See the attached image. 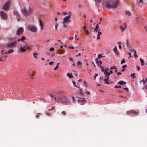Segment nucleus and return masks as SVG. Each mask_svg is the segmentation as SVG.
I'll return each instance as SVG.
<instances>
[{
  "label": "nucleus",
  "instance_id": "obj_9",
  "mask_svg": "<svg viewBox=\"0 0 147 147\" xmlns=\"http://www.w3.org/2000/svg\"><path fill=\"white\" fill-rule=\"evenodd\" d=\"M0 15L3 19L6 20L7 19V16L6 13L3 11L0 12Z\"/></svg>",
  "mask_w": 147,
  "mask_h": 147
},
{
  "label": "nucleus",
  "instance_id": "obj_22",
  "mask_svg": "<svg viewBox=\"0 0 147 147\" xmlns=\"http://www.w3.org/2000/svg\"><path fill=\"white\" fill-rule=\"evenodd\" d=\"M40 25L41 28V30H42L43 29V24L42 22L40 20H39Z\"/></svg>",
  "mask_w": 147,
  "mask_h": 147
},
{
  "label": "nucleus",
  "instance_id": "obj_33",
  "mask_svg": "<svg viewBox=\"0 0 147 147\" xmlns=\"http://www.w3.org/2000/svg\"><path fill=\"white\" fill-rule=\"evenodd\" d=\"M58 25L57 23H55V28L56 30H57V27H58Z\"/></svg>",
  "mask_w": 147,
  "mask_h": 147
},
{
  "label": "nucleus",
  "instance_id": "obj_7",
  "mask_svg": "<svg viewBox=\"0 0 147 147\" xmlns=\"http://www.w3.org/2000/svg\"><path fill=\"white\" fill-rule=\"evenodd\" d=\"M11 2L10 1H8L5 3L3 7V9L6 11H7L9 7Z\"/></svg>",
  "mask_w": 147,
  "mask_h": 147
},
{
  "label": "nucleus",
  "instance_id": "obj_8",
  "mask_svg": "<svg viewBox=\"0 0 147 147\" xmlns=\"http://www.w3.org/2000/svg\"><path fill=\"white\" fill-rule=\"evenodd\" d=\"M76 98L78 99L77 102H79L81 105H83L84 102H86L84 98H80L78 97H76Z\"/></svg>",
  "mask_w": 147,
  "mask_h": 147
},
{
  "label": "nucleus",
  "instance_id": "obj_40",
  "mask_svg": "<svg viewBox=\"0 0 147 147\" xmlns=\"http://www.w3.org/2000/svg\"><path fill=\"white\" fill-rule=\"evenodd\" d=\"M125 62V60L124 59H123L122 61L121 62V64H123Z\"/></svg>",
  "mask_w": 147,
  "mask_h": 147
},
{
  "label": "nucleus",
  "instance_id": "obj_59",
  "mask_svg": "<svg viewBox=\"0 0 147 147\" xmlns=\"http://www.w3.org/2000/svg\"><path fill=\"white\" fill-rule=\"evenodd\" d=\"M78 7L79 8H80L81 7V5L80 3H79L78 4Z\"/></svg>",
  "mask_w": 147,
  "mask_h": 147
},
{
  "label": "nucleus",
  "instance_id": "obj_63",
  "mask_svg": "<svg viewBox=\"0 0 147 147\" xmlns=\"http://www.w3.org/2000/svg\"><path fill=\"white\" fill-rule=\"evenodd\" d=\"M86 93H87V94L88 95H89L90 94V92L88 91H87L86 92Z\"/></svg>",
  "mask_w": 147,
  "mask_h": 147
},
{
  "label": "nucleus",
  "instance_id": "obj_36",
  "mask_svg": "<svg viewBox=\"0 0 147 147\" xmlns=\"http://www.w3.org/2000/svg\"><path fill=\"white\" fill-rule=\"evenodd\" d=\"M109 68H106L105 69V72L108 73L109 72Z\"/></svg>",
  "mask_w": 147,
  "mask_h": 147
},
{
  "label": "nucleus",
  "instance_id": "obj_18",
  "mask_svg": "<svg viewBox=\"0 0 147 147\" xmlns=\"http://www.w3.org/2000/svg\"><path fill=\"white\" fill-rule=\"evenodd\" d=\"M127 65H125L122 66V69L121 70V72H123L125 71V68L127 67Z\"/></svg>",
  "mask_w": 147,
  "mask_h": 147
},
{
  "label": "nucleus",
  "instance_id": "obj_32",
  "mask_svg": "<svg viewBox=\"0 0 147 147\" xmlns=\"http://www.w3.org/2000/svg\"><path fill=\"white\" fill-rule=\"evenodd\" d=\"M91 30L92 31H93L94 32H96V29L93 27H91Z\"/></svg>",
  "mask_w": 147,
  "mask_h": 147
},
{
  "label": "nucleus",
  "instance_id": "obj_5",
  "mask_svg": "<svg viewBox=\"0 0 147 147\" xmlns=\"http://www.w3.org/2000/svg\"><path fill=\"white\" fill-rule=\"evenodd\" d=\"M54 99L55 100L57 101L58 102H68L67 100V99L65 97H63L61 98H59L58 97L57 98L54 97Z\"/></svg>",
  "mask_w": 147,
  "mask_h": 147
},
{
  "label": "nucleus",
  "instance_id": "obj_43",
  "mask_svg": "<svg viewBox=\"0 0 147 147\" xmlns=\"http://www.w3.org/2000/svg\"><path fill=\"white\" fill-rule=\"evenodd\" d=\"M77 64H78V65H80L82 64V63H81V62H80V61H78V62H77Z\"/></svg>",
  "mask_w": 147,
  "mask_h": 147
},
{
  "label": "nucleus",
  "instance_id": "obj_56",
  "mask_svg": "<svg viewBox=\"0 0 147 147\" xmlns=\"http://www.w3.org/2000/svg\"><path fill=\"white\" fill-rule=\"evenodd\" d=\"M123 89L125 90H126L127 92H128V88H123Z\"/></svg>",
  "mask_w": 147,
  "mask_h": 147
},
{
  "label": "nucleus",
  "instance_id": "obj_2",
  "mask_svg": "<svg viewBox=\"0 0 147 147\" xmlns=\"http://www.w3.org/2000/svg\"><path fill=\"white\" fill-rule=\"evenodd\" d=\"M31 48L28 45V43L25 44V45L23 47H21L18 49V52L19 53H22L25 52L27 51L30 50Z\"/></svg>",
  "mask_w": 147,
  "mask_h": 147
},
{
  "label": "nucleus",
  "instance_id": "obj_31",
  "mask_svg": "<svg viewBox=\"0 0 147 147\" xmlns=\"http://www.w3.org/2000/svg\"><path fill=\"white\" fill-rule=\"evenodd\" d=\"M57 53H59V54H62L64 53V51L62 50H60L59 51V52H57Z\"/></svg>",
  "mask_w": 147,
  "mask_h": 147
},
{
  "label": "nucleus",
  "instance_id": "obj_21",
  "mask_svg": "<svg viewBox=\"0 0 147 147\" xmlns=\"http://www.w3.org/2000/svg\"><path fill=\"white\" fill-rule=\"evenodd\" d=\"M104 74L105 75V76L106 78H107V76L109 77V76L110 75V73L109 72L107 73L105 72H104Z\"/></svg>",
  "mask_w": 147,
  "mask_h": 147
},
{
  "label": "nucleus",
  "instance_id": "obj_12",
  "mask_svg": "<svg viewBox=\"0 0 147 147\" xmlns=\"http://www.w3.org/2000/svg\"><path fill=\"white\" fill-rule=\"evenodd\" d=\"M28 29L30 31L34 32H36L37 31L36 28L33 26H30L28 27Z\"/></svg>",
  "mask_w": 147,
  "mask_h": 147
},
{
  "label": "nucleus",
  "instance_id": "obj_52",
  "mask_svg": "<svg viewBox=\"0 0 147 147\" xmlns=\"http://www.w3.org/2000/svg\"><path fill=\"white\" fill-rule=\"evenodd\" d=\"M73 84H74V86L75 87H78V88H79L77 86H76V83H75V82H74H74H73Z\"/></svg>",
  "mask_w": 147,
  "mask_h": 147
},
{
  "label": "nucleus",
  "instance_id": "obj_29",
  "mask_svg": "<svg viewBox=\"0 0 147 147\" xmlns=\"http://www.w3.org/2000/svg\"><path fill=\"white\" fill-rule=\"evenodd\" d=\"M140 60L141 62V65L142 66L144 65V61L141 58L140 59Z\"/></svg>",
  "mask_w": 147,
  "mask_h": 147
},
{
  "label": "nucleus",
  "instance_id": "obj_17",
  "mask_svg": "<svg viewBox=\"0 0 147 147\" xmlns=\"http://www.w3.org/2000/svg\"><path fill=\"white\" fill-rule=\"evenodd\" d=\"M126 84V83H125V82L122 81H121L118 82V84L123 85V84Z\"/></svg>",
  "mask_w": 147,
  "mask_h": 147
},
{
  "label": "nucleus",
  "instance_id": "obj_28",
  "mask_svg": "<svg viewBox=\"0 0 147 147\" xmlns=\"http://www.w3.org/2000/svg\"><path fill=\"white\" fill-rule=\"evenodd\" d=\"M134 51L135 52V53L134 54V56L136 58L138 57L137 55L136 54V52L135 50L134 49H132L131 50V52Z\"/></svg>",
  "mask_w": 147,
  "mask_h": 147
},
{
  "label": "nucleus",
  "instance_id": "obj_51",
  "mask_svg": "<svg viewBox=\"0 0 147 147\" xmlns=\"http://www.w3.org/2000/svg\"><path fill=\"white\" fill-rule=\"evenodd\" d=\"M86 26H84L82 28L83 29L84 31L86 30Z\"/></svg>",
  "mask_w": 147,
  "mask_h": 147
},
{
  "label": "nucleus",
  "instance_id": "obj_27",
  "mask_svg": "<svg viewBox=\"0 0 147 147\" xmlns=\"http://www.w3.org/2000/svg\"><path fill=\"white\" fill-rule=\"evenodd\" d=\"M96 32H97L98 31H99L100 30V29H98L99 28V26L98 24H97L96 26Z\"/></svg>",
  "mask_w": 147,
  "mask_h": 147
},
{
  "label": "nucleus",
  "instance_id": "obj_49",
  "mask_svg": "<svg viewBox=\"0 0 147 147\" xmlns=\"http://www.w3.org/2000/svg\"><path fill=\"white\" fill-rule=\"evenodd\" d=\"M115 88H121V87L120 86H115L114 87Z\"/></svg>",
  "mask_w": 147,
  "mask_h": 147
},
{
  "label": "nucleus",
  "instance_id": "obj_25",
  "mask_svg": "<svg viewBox=\"0 0 147 147\" xmlns=\"http://www.w3.org/2000/svg\"><path fill=\"white\" fill-rule=\"evenodd\" d=\"M115 72L117 73V75L119 76L121 75L122 74V72H118V71L117 70H115Z\"/></svg>",
  "mask_w": 147,
  "mask_h": 147
},
{
  "label": "nucleus",
  "instance_id": "obj_41",
  "mask_svg": "<svg viewBox=\"0 0 147 147\" xmlns=\"http://www.w3.org/2000/svg\"><path fill=\"white\" fill-rule=\"evenodd\" d=\"M62 114L63 115H66V112L65 111H63L61 112Z\"/></svg>",
  "mask_w": 147,
  "mask_h": 147
},
{
  "label": "nucleus",
  "instance_id": "obj_11",
  "mask_svg": "<svg viewBox=\"0 0 147 147\" xmlns=\"http://www.w3.org/2000/svg\"><path fill=\"white\" fill-rule=\"evenodd\" d=\"M127 113V114L128 115L133 114L134 115H137L138 114V112L132 110H130V111H128Z\"/></svg>",
  "mask_w": 147,
  "mask_h": 147
},
{
  "label": "nucleus",
  "instance_id": "obj_37",
  "mask_svg": "<svg viewBox=\"0 0 147 147\" xmlns=\"http://www.w3.org/2000/svg\"><path fill=\"white\" fill-rule=\"evenodd\" d=\"M117 69V68L115 66H112V67H111V68H110V69H111V70H113V69Z\"/></svg>",
  "mask_w": 147,
  "mask_h": 147
},
{
  "label": "nucleus",
  "instance_id": "obj_6",
  "mask_svg": "<svg viewBox=\"0 0 147 147\" xmlns=\"http://www.w3.org/2000/svg\"><path fill=\"white\" fill-rule=\"evenodd\" d=\"M16 44L17 43L15 42L12 43H10V44H6L4 45V47L7 49L12 48V47H15Z\"/></svg>",
  "mask_w": 147,
  "mask_h": 147
},
{
  "label": "nucleus",
  "instance_id": "obj_10",
  "mask_svg": "<svg viewBox=\"0 0 147 147\" xmlns=\"http://www.w3.org/2000/svg\"><path fill=\"white\" fill-rule=\"evenodd\" d=\"M23 28L22 27H20L17 31L16 34L17 35H20L23 33Z\"/></svg>",
  "mask_w": 147,
  "mask_h": 147
},
{
  "label": "nucleus",
  "instance_id": "obj_35",
  "mask_svg": "<svg viewBox=\"0 0 147 147\" xmlns=\"http://www.w3.org/2000/svg\"><path fill=\"white\" fill-rule=\"evenodd\" d=\"M126 13V14L128 16H130L131 15V13L129 11H127L126 12V13Z\"/></svg>",
  "mask_w": 147,
  "mask_h": 147
},
{
  "label": "nucleus",
  "instance_id": "obj_39",
  "mask_svg": "<svg viewBox=\"0 0 147 147\" xmlns=\"http://www.w3.org/2000/svg\"><path fill=\"white\" fill-rule=\"evenodd\" d=\"M102 57V55L101 54H99L98 56V58L100 59Z\"/></svg>",
  "mask_w": 147,
  "mask_h": 147
},
{
  "label": "nucleus",
  "instance_id": "obj_34",
  "mask_svg": "<svg viewBox=\"0 0 147 147\" xmlns=\"http://www.w3.org/2000/svg\"><path fill=\"white\" fill-rule=\"evenodd\" d=\"M54 108H55L54 107H53L50 108V109H49V110H48V112H50L51 111H52V110H54Z\"/></svg>",
  "mask_w": 147,
  "mask_h": 147
},
{
  "label": "nucleus",
  "instance_id": "obj_42",
  "mask_svg": "<svg viewBox=\"0 0 147 147\" xmlns=\"http://www.w3.org/2000/svg\"><path fill=\"white\" fill-rule=\"evenodd\" d=\"M37 55V54L36 53H34L33 54V56L36 59H37V57L36 56Z\"/></svg>",
  "mask_w": 147,
  "mask_h": 147
},
{
  "label": "nucleus",
  "instance_id": "obj_44",
  "mask_svg": "<svg viewBox=\"0 0 147 147\" xmlns=\"http://www.w3.org/2000/svg\"><path fill=\"white\" fill-rule=\"evenodd\" d=\"M130 76L133 78H134L136 77L135 76V74H131Z\"/></svg>",
  "mask_w": 147,
  "mask_h": 147
},
{
  "label": "nucleus",
  "instance_id": "obj_54",
  "mask_svg": "<svg viewBox=\"0 0 147 147\" xmlns=\"http://www.w3.org/2000/svg\"><path fill=\"white\" fill-rule=\"evenodd\" d=\"M58 68V66H56V67L54 68V70H57Z\"/></svg>",
  "mask_w": 147,
  "mask_h": 147
},
{
  "label": "nucleus",
  "instance_id": "obj_19",
  "mask_svg": "<svg viewBox=\"0 0 147 147\" xmlns=\"http://www.w3.org/2000/svg\"><path fill=\"white\" fill-rule=\"evenodd\" d=\"M14 14L17 16L19 18H20V15L18 12L16 11H15L14 12Z\"/></svg>",
  "mask_w": 147,
  "mask_h": 147
},
{
  "label": "nucleus",
  "instance_id": "obj_13",
  "mask_svg": "<svg viewBox=\"0 0 147 147\" xmlns=\"http://www.w3.org/2000/svg\"><path fill=\"white\" fill-rule=\"evenodd\" d=\"M127 27V25L126 23H124L123 26H120L119 27L121 31L123 32L125 30Z\"/></svg>",
  "mask_w": 147,
  "mask_h": 147
},
{
  "label": "nucleus",
  "instance_id": "obj_57",
  "mask_svg": "<svg viewBox=\"0 0 147 147\" xmlns=\"http://www.w3.org/2000/svg\"><path fill=\"white\" fill-rule=\"evenodd\" d=\"M98 76V74H96V75H95L94 76V80L96 79V77Z\"/></svg>",
  "mask_w": 147,
  "mask_h": 147
},
{
  "label": "nucleus",
  "instance_id": "obj_16",
  "mask_svg": "<svg viewBox=\"0 0 147 147\" xmlns=\"http://www.w3.org/2000/svg\"><path fill=\"white\" fill-rule=\"evenodd\" d=\"M113 51L115 53V54L117 55H118L119 54V52L117 50V48H116V47H115L113 49Z\"/></svg>",
  "mask_w": 147,
  "mask_h": 147
},
{
  "label": "nucleus",
  "instance_id": "obj_61",
  "mask_svg": "<svg viewBox=\"0 0 147 147\" xmlns=\"http://www.w3.org/2000/svg\"><path fill=\"white\" fill-rule=\"evenodd\" d=\"M5 55H4L3 56V57H4L5 58H6L7 57V55H5Z\"/></svg>",
  "mask_w": 147,
  "mask_h": 147
},
{
  "label": "nucleus",
  "instance_id": "obj_60",
  "mask_svg": "<svg viewBox=\"0 0 147 147\" xmlns=\"http://www.w3.org/2000/svg\"><path fill=\"white\" fill-rule=\"evenodd\" d=\"M142 82L143 83V84H145V80L144 79H142Z\"/></svg>",
  "mask_w": 147,
  "mask_h": 147
},
{
  "label": "nucleus",
  "instance_id": "obj_30",
  "mask_svg": "<svg viewBox=\"0 0 147 147\" xmlns=\"http://www.w3.org/2000/svg\"><path fill=\"white\" fill-rule=\"evenodd\" d=\"M64 92L63 91H58L57 92V94H63Z\"/></svg>",
  "mask_w": 147,
  "mask_h": 147
},
{
  "label": "nucleus",
  "instance_id": "obj_24",
  "mask_svg": "<svg viewBox=\"0 0 147 147\" xmlns=\"http://www.w3.org/2000/svg\"><path fill=\"white\" fill-rule=\"evenodd\" d=\"M96 63L98 64V67L100 66V65H101L102 63V62L100 60H98Z\"/></svg>",
  "mask_w": 147,
  "mask_h": 147
},
{
  "label": "nucleus",
  "instance_id": "obj_50",
  "mask_svg": "<svg viewBox=\"0 0 147 147\" xmlns=\"http://www.w3.org/2000/svg\"><path fill=\"white\" fill-rule=\"evenodd\" d=\"M54 63V62L53 61L50 62L49 63V64L50 65H52Z\"/></svg>",
  "mask_w": 147,
  "mask_h": 147
},
{
  "label": "nucleus",
  "instance_id": "obj_55",
  "mask_svg": "<svg viewBox=\"0 0 147 147\" xmlns=\"http://www.w3.org/2000/svg\"><path fill=\"white\" fill-rule=\"evenodd\" d=\"M69 40H73L74 39V38L72 37H71V36H70L69 38Z\"/></svg>",
  "mask_w": 147,
  "mask_h": 147
},
{
  "label": "nucleus",
  "instance_id": "obj_47",
  "mask_svg": "<svg viewBox=\"0 0 147 147\" xmlns=\"http://www.w3.org/2000/svg\"><path fill=\"white\" fill-rule=\"evenodd\" d=\"M40 115H41V114L40 113H39L36 116V118H38L40 116Z\"/></svg>",
  "mask_w": 147,
  "mask_h": 147
},
{
  "label": "nucleus",
  "instance_id": "obj_58",
  "mask_svg": "<svg viewBox=\"0 0 147 147\" xmlns=\"http://www.w3.org/2000/svg\"><path fill=\"white\" fill-rule=\"evenodd\" d=\"M135 18H136V21H139V20L140 19H139V18H138V17H136Z\"/></svg>",
  "mask_w": 147,
  "mask_h": 147
},
{
  "label": "nucleus",
  "instance_id": "obj_1",
  "mask_svg": "<svg viewBox=\"0 0 147 147\" xmlns=\"http://www.w3.org/2000/svg\"><path fill=\"white\" fill-rule=\"evenodd\" d=\"M119 3L118 0H115L112 2L107 1L105 3V6L107 8L114 9L118 7Z\"/></svg>",
  "mask_w": 147,
  "mask_h": 147
},
{
  "label": "nucleus",
  "instance_id": "obj_48",
  "mask_svg": "<svg viewBox=\"0 0 147 147\" xmlns=\"http://www.w3.org/2000/svg\"><path fill=\"white\" fill-rule=\"evenodd\" d=\"M84 31L85 32L86 34L87 35H88L89 34V32L88 31H87V30H85Z\"/></svg>",
  "mask_w": 147,
  "mask_h": 147
},
{
  "label": "nucleus",
  "instance_id": "obj_38",
  "mask_svg": "<svg viewBox=\"0 0 147 147\" xmlns=\"http://www.w3.org/2000/svg\"><path fill=\"white\" fill-rule=\"evenodd\" d=\"M101 32L100 31H98V34L97 35V36H100L101 34Z\"/></svg>",
  "mask_w": 147,
  "mask_h": 147
},
{
  "label": "nucleus",
  "instance_id": "obj_15",
  "mask_svg": "<svg viewBox=\"0 0 147 147\" xmlns=\"http://www.w3.org/2000/svg\"><path fill=\"white\" fill-rule=\"evenodd\" d=\"M26 39V37L25 36H22L21 38L20 39H18V41H21L22 42H23Z\"/></svg>",
  "mask_w": 147,
  "mask_h": 147
},
{
  "label": "nucleus",
  "instance_id": "obj_14",
  "mask_svg": "<svg viewBox=\"0 0 147 147\" xmlns=\"http://www.w3.org/2000/svg\"><path fill=\"white\" fill-rule=\"evenodd\" d=\"M14 50L13 49H10L9 50H8L7 52H5V53L4 54L6 55L7 54H10L13 52Z\"/></svg>",
  "mask_w": 147,
  "mask_h": 147
},
{
  "label": "nucleus",
  "instance_id": "obj_62",
  "mask_svg": "<svg viewBox=\"0 0 147 147\" xmlns=\"http://www.w3.org/2000/svg\"><path fill=\"white\" fill-rule=\"evenodd\" d=\"M98 59H99V58H98V57L97 58H96V59H95V61H96V63L98 61Z\"/></svg>",
  "mask_w": 147,
  "mask_h": 147
},
{
  "label": "nucleus",
  "instance_id": "obj_46",
  "mask_svg": "<svg viewBox=\"0 0 147 147\" xmlns=\"http://www.w3.org/2000/svg\"><path fill=\"white\" fill-rule=\"evenodd\" d=\"M54 50V49L53 48H51L50 49V51H53Z\"/></svg>",
  "mask_w": 147,
  "mask_h": 147
},
{
  "label": "nucleus",
  "instance_id": "obj_20",
  "mask_svg": "<svg viewBox=\"0 0 147 147\" xmlns=\"http://www.w3.org/2000/svg\"><path fill=\"white\" fill-rule=\"evenodd\" d=\"M109 77L108 76L107 78L103 80L105 81V84H109V83L107 82V81L109 80Z\"/></svg>",
  "mask_w": 147,
  "mask_h": 147
},
{
  "label": "nucleus",
  "instance_id": "obj_26",
  "mask_svg": "<svg viewBox=\"0 0 147 147\" xmlns=\"http://www.w3.org/2000/svg\"><path fill=\"white\" fill-rule=\"evenodd\" d=\"M69 98H69L70 99L72 100L73 101V102H76V100H75V98L74 97L70 96Z\"/></svg>",
  "mask_w": 147,
  "mask_h": 147
},
{
  "label": "nucleus",
  "instance_id": "obj_64",
  "mask_svg": "<svg viewBox=\"0 0 147 147\" xmlns=\"http://www.w3.org/2000/svg\"><path fill=\"white\" fill-rule=\"evenodd\" d=\"M4 52V51H1V54L2 55H3V54H4L3 53Z\"/></svg>",
  "mask_w": 147,
  "mask_h": 147
},
{
  "label": "nucleus",
  "instance_id": "obj_4",
  "mask_svg": "<svg viewBox=\"0 0 147 147\" xmlns=\"http://www.w3.org/2000/svg\"><path fill=\"white\" fill-rule=\"evenodd\" d=\"M71 18V16L69 15L64 18L63 21V27L64 28L67 27V25L66 23H69L71 22L70 18Z\"/></svg>",
  "mask_w": 147,
  "mask_h": 147
},
{
  "label": "nucleus",
  "instance_id": "obj_53",
  "mask_svg": "<svg viewBox=\"0 0 147 147\" xmlns=\"http://www.w3.org/2000/svg\"><path fill=\"white\" fill-rule=\"evenodd\" d=\"M98 3H101L102 0H95Z\"/></svg>",
  "mask_w": 147,
  "mask_h": 147
},
{
  "label": "nucleus",
  "instance_id": "obj_23",
  "mask_svg": "<svg viewBox=\"0 0 147 147\" xmlns=\"http://www.w3.org/2000/svg\"><path fill=\"white\" fill-rule=\"evenodd\" d=\"M67 76L69 78H73V77L72 74H70V73H67Z\"/></svg>",
  "mask_w": 147,
  "mask_h": 147
},
{
  "label": "nucleus",
  "instance_id": "obj_45",
  "mask_svg": "<svg viewBox=\"0 0 147 147\" xmlns=\"http://www.w3.org/2000/svg\"><path fill=\"white\" fill-rule=\"evenodd\" d=\"M46 114L47 116H51V114L50 113H49L47 112H46Z\"/></svg>",
  "mask_w": 147,
  "mask_h": 147
},
{
  "label": "nucleus",
  "instance_id": "obj_3",
  "mask_svg": "<svg viewBox=\"0 0 147 147\" xmlns=\"http://www.w3.org/2000/svg\"><path fill=\"white\" fill-rule=\"evenodd\" d=\"M21 11L23 14L25 16H28L32 13V10L29 7L27 9L25 7L23 8L22 9Z\"/></svg>",
  "mask_w": 147,
  "mask_h": 147
}]
</instances>
